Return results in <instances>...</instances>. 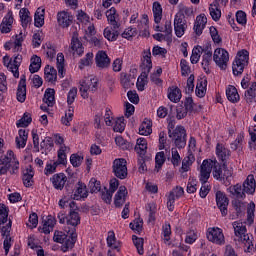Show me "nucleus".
<instances>
[{"mask_svg": "<svg viewBox=\"0 0 256 256\" xmlns=\"http://www.w3.org/2000/svg\"><path fill=\"white\" fill-rule=\"evenodd\" d=\"M234 229V241L244 245V251L251 253L255 248L253 246V236L247 233V226L243 222L235 221L232 223Z\"/></svg>", "mask_w": 256, "mask_h": 256, "instance_id": "obj_1", "label": "nucleus"}, {"mask_svg": "<svg viewBox=\"0 0 256 256\" xmlns=\"http://www.w3.org/2000/svg\"><path fill=\"white\" fill-rule=\"evenodd\" d=\"M53 239L55 243H61L62 251L66 253V251H69V249H73V245H75V242L77 241V233H75V230L68 232V234H65V232L56 231Z\"/></svg>", "mask_w": 256, "mask_h": 256, "instance_id": "obj_2", "label": "nucleus"}, {"mask_svg": "<svg viewBox=\"0 0 256 256\" xmlns=\"http://www.w3.org/2000/svg\"><path fill=\"white\" fill-rule=\"evenodd\" d=\"M99 87V79L97 76L90 75L84 77L80 81V94L83 99L89 98V93H95Z\"/></svg>", "mask_w": 256, "mask_h": 256, "instance_id": "obj_3", "label": "nucleus"}, {"mask_svg": "<svg viewBox=\"0 0 256 256\" xmlns=\"http://www.w3.org/2000/svg\"><path fill=\"white\" fill-rule=\"evenodd\" d=\"M168 135L178 149H183V147L187 145V133L185 127L177 126L173 131L169 129Z\"/></svg>", "mask_w": 256, "mask_h": 256, "instance_id": "obj_4", "label": "nucleus"}, {"mask_svg": "<svg viewBox=\"0 0 256 256\" xmlns=\"http://www.w3.org/2000/svg\"><path fill=\"white\" fill-rule=\"evenodd\" d=\"M249 64V52L241 50L237 53L235 61L233 62L232 70L234 75H241L245 67Z\"/></svg>", "mask_w": 256, "mask_h": 256, "instance_id": "obj_5", "label": "nucleus"}, {"mask_svg": "<svg viewBox=\"0 0 256 256\" xmlns=\"http://www.w3.org/2000/svg\"><path fill=\"white\" fill-rule=\"evenodd\" d=\"M21 61H23V56L16 55L11 59L9 56L3 57V65L7 67L8 71H11L16 79H19V67H21Z\"/></svg>", "mask_w": 256, "mask_h": 256, "instance_id": "obj_6", "label": "nucleus"}, {"mask_svg": "<svg viewBox=\"0 0 256 256\" xmlns=\"http://www.w3.org/2000/svg\"><path fill=\"white\" fill-rule=\"evenodd\" d=\"M213 61L222 70L229 65V52L225 48H216L213 53Z\"/></svg>", "mask_w": 256, "mask_h": 256, "instance_id": "obj_7", "label": "nucleus"}, {"mask_svg": "<svg viewBox=\"0 0 256 256\" xmlns=\"http://www.w3.org/2000/svg\"><path fill=\"white\" fill-rule=\"evenodd\" d=\"M112 171L118 179H127V160L117 158L113 161Z\"/></svg>", "mask_w": 256, "mask_h": 256, "instance_id": "obj_8", "label": "nucleus"}, {"mask_svg": "<svg viewBox=\"0 0 256 256\" xmlns=\"http://www.w3.org/2000/svg\"><path fill=\"white\" fill-rule=\"evenodd\" d=\"M206 237L208 241L215 245H223L225 243V235L223 230L219 227L208 228Z\"/></svg>", "mask_w": 256, "mask_h": 256, "instance_id": "obj_9", "label": "nucleus"}, {"mask_svg": "<svg viewBox=\"0 0 256 256\" xmlns=\"http://www.w3.org/2000/svg\"><path fill=\"white\" fill-rule=\"evenodd\" d=\"M70 52L72 53L73 57H82L85 53V47H83V43L79 40V33L74 32L71 38L70 43Z\"/></svg>", "mask_w": 256, "mask_h": 256, "instance_id": "obj_10", "label": "nucleus"}, {"mask_svg": "<svg viewBox=\"0 0 256 256\" xmlns=\"http://www.w3.org/2000/svg\"><path fill=\"white\" fill-rule=\"evenodd\" d=\"M23 41H25V36L23 33H19L15 36L14 41L6 42L4 48L6 51H13V53H19L23 48Z\"/></svg>", "mask_w": 256, "mask_h": 256, "instance_id": "obj_11", "label": "nucleus"}, {"mask_svg": "<svg viewBox=\"0 0 256 256\" xmlns=\"http://www.w3.org/2000/svg\"><path fill=\"white\" fill-rule=\"evenodd\" d=\"M216 204L223 217H226L228 213L227 207H229V198H227V195L221 191L216 192Z\"/></svg>", "mask_w": 256, "mask_h": 256, "instance_id": "obj_12", "label": "nucleus"}, {"mask_svg": "<svg viewBox=\"0 0 256 256\" xmlns=\"http://www.w3.org/2000/svg\"><path fill=\"white\" fill-rule=\"evenodd\" d=\"M96 67L99 69H107L111 65V59L107 55V52L100 50L95 56Z\"/></svg>", "mask_w": 256, "mask_h": 256, "instance_id": "obj_13", "label": "nucleus"}, {"mask_svg": "<svg viewBox=\"0 0 256 256\" xmlns=\"http://www.w3.org/2000/svg\"><path fill=\"white\" fill-rule=\"evenodd\" d=\"M58 25L63 29H67L73 23V16L71 13L63 10L57 13Z\"/></svg>", "mask_w": 256, "mask_h": 256, "instance_id": "obj_14", "label": "nucleus"}, {"mask_svg": "<svg viewBox=\"0 0 256 256\" xmlns=\"http://www.w3.org/2000/svg\"><path fill=\"white\" fill-rule=\"evenodd\" d=\"M72 199L75 201H81V199H87L89 197V192L87 191V185L83 182H78L76 190L71 195Z\"/></svg>", "mask_w": 256, "mask_h": 256, "instance_id": "obj_15", "label": "nucleus"}, {"mask_svg": "<svg viewBox=\"0 0 256 256\" xmlns=\"http://www.w3.org/2000/svg\"><path fill=\"white\" fill-rule=\"evenodd\" d=\"M16 97L17 101H19L20 103H25V99H27V82L25 75L21 76V79L18 84Z\"/></svg>", "mask_w": 256, "mask_h": 256, "instance_id": "obj_16", "label": "nucleus"}, {"mask_svg": "<svg viewBox=\"0 0 256 256\" xmlns=\"http://www.w3.org/2000/svg\"><path fill=\"white\" fill-rule=\"evenodd\" d=\"M207 25V16L205 14H200L196 17L194 22L193 31L199 37V35L203 34V29H205Z\"/></svg>", "mask_w": 256, "mask_h": 256, "instance_id": "obj_17", "label": "nucleus"}, {"mask_svg": "<svg viewBox=\"0 0 256 256\" xmlns=\"http://www.w3.org/2000/svg\"><path fill=\"white\" fill-rule=\"evenodd\" d=\"M50 181L54 189L62 191L63 187H65V184L67 183V176L64 173L54 174L52 178H50Z\"/></svg>", "mask_w": 256, "mask_h": 256, "instance_id": "obj_18", "label": "nucleus"}, {"mask_svg": "<svg viewBox=\"0 0 256 256\" xmlns=\"http://www.w3.org/2000/svg\"><path fill=\"white\" fill-rule=\"evenodd\" d=\"M216 156L225 166V162L231 157V150L225 147L224 144L218 143L216 145Z\"/></svg>", "mask_w": 256, "mask_h": 256, "instance_id": "obj_19", "label": "nucleus"}, {"mask_svg": "<svg viewBox=\"0 0 256 256\" xmlns=\"http://www.w3.org/2000/svg\"><path fill=\"white\" fill-rule=\"evenodd\" d=\"M187 31V20L174 17V33L176 37H183Z\"/></svg>", "mask_w": 256, "mask_h": 256, "instance_id": "obj_20", "label": "nucleus"}, {"mask_svg": "<svg viewBox=\"0 0 256 256\" xmlns=\"http://www.w3.org/2000/svg\"><path fill=\"white\" fill-rule=\"evenodd\" d=\"M13 21H15L13 12H8L0 24L1 33H11V29H13Z\"/></svg>", "mask_w": 256, "mask_h": 256, "instance_id": "obj_21", "label": "nucleus"}, {"mask_svg": "<svg viewBox=\"0 0 256 256\" xmlns=\"http://www.w3.org/2000/svg\"><path fill=\"white\" fill-rule=\"evenodd\" d=\"M127 194H128L127 187L120 186L114 196L115 207H121L125 204V201L127 199Z\"/></svg>", "mask_w": 256, "mask_h": 256, "instance_id": "obj_22", "label": "nucleus"}, {"mask_svg": "<svg viewBox=\"0 0 256 256\" xmlns=\"http://www.w3.org/2000/svg\"><path fill=\"white\" fill-rule=\"evenodd\" d=\"M177 19H189V17H193V7H189L183 4L178 5V12L174 16Z\"/></svg>", "mask_w": 256, "mask_h": 256, "instance_id": "obj_23", "label": "nucleus"}, {"mask_svg": "<svg viewBox=\"0 0 256 256\" xmlns=\"http://www.w3.org/2000/svg\"><path fill=\"white\" fill-rule=\"evenodd\" d=\"M6 158H8V168L11 167L12 169L11 173H17V171H19V160L17 159L15 152H13V150H8Z\"/></svg>", "mask_w": 256, "mask_h": 256, "instance_id": "obj_24", "label": "nucleus"}, {"mask_svg": "<svg viewBox=\"0 0 256 256\" xmlns=\"http://www.w3.org/2000/svg\"><path fill=\"white\" fill-rule=\"evenodd\" d=\"M256 189L255 176L252 174L248 175L246 180L243 183V191L247 193V195H253Z\"/></svg>", "mask_w": 256, "mask_h": 256, "instance_id": "obj_25", "label": "nucleus"}, {"mask_svg": "<svg viewBox=\"0 0 256 256\" xmlns=\"http://www.w3.org/2000/svg\"><path fill=\"white\" fill-rule=\"evenodd\" d=\"M141 68L143 73H149L153 69L150 50L144 51Z\"/></svg>", "mask_w": 256, "mask_h": 256, "instance_id": "obj_26", "label": "nucleus"}, {"mask_svg": "<svg viewBox=\"0 0 256 256\" xmlns=\"http://www.w3.org/2000/svg\"><path fill=\"white\" fill-rule=\"evenodd\" d=\"M153 133V122L149 118H145L139 127V134L147 137Z\"/></svg>", "mask_w": 256, "mask_h": 256, "instance_id": "obj_27", "label": "nucleus"}, {"mask_svg": "<svg viewBox=\"0 0 256 256\" xmlns=\"http://www.w3.org/2000/svg\"><path fill=\"white\" fill-rule=\"evenodd\" d=\"M195 93L200 99L207 95V79L200 78L197 80Z\"/></svg>", "mask_w": 256, "mask_h": 256, "instance_id": "obj_28", "label": "nucleus"}, {"mask_svg": "<svg viewBox=\"0 0 256 256\" xmlns=\"http://www.w3.org/2000/svg\"><path fill=\"white\" fill-rule=\"evenodd\" d=\"M134 149L138 157H145L147 155V139L138 138Z\"/></svg>", "mask_w": 256, "mask_h": 256, "instance_id": "obj_29", "label": "nucleus"}, {"mask_svg": "<svg viewBox=\"0 0 256 256\" xmlns=\"http://www.w3.org/2000/svg\"><path fill=\"white\" fill-rule=\"evenodd\" d=\"M44 79L47 83H55L57 81V70L53 66H46L44 69Z\"/></svg>", "mask_w": 256, "mask_h": 256, "instance_id": "obj_30", "label": "nucleus"}, {"mask_svg": "<svg viewBox=\"0 0 256 256\" xmlns=\"http://www.w3.org/2000/svg\"><path fill=\"white\" fill-rule=\"evenodd\" d=\"M141 37H149V17L147 15L142 16V20L138 25Z\"/></svg>", "mask_w": 256, "mask_h": 256, "instance_id": "obj_31", "label": "nucleus"}, {"mask_svg": "<svg viewBox=\"0 0 256 256\" xmlns=\"http://www.w3.org/2000/svg\"><path fill=\"white\" fill-rule=\"evenodd\" d=\"M106 17L108 22L114 29H119V24L117 23V19H119V14H117V10L112 7L106 12Z\"/></svg>", "mask_w": 256, "mask_h": 256, "instance_id": "obj_32", "label": "nucleus"}, {"mask_svg": "<svg viewBox=\"0 0 256 256\" xmlns=\"http://www.w3.org/2000/svg\"><path fill=\"white\" fill-rule=\"evenodd\" d=\"M168 99L172 103H179L181 101V90L177 86H172L168 88Z\"/></svg>", "mask_w": 256, "mask_h": 256, "instance_id": "obj_33", "label": "nucleus"}, {"mask_svg": "<svg viewBox=\"0 0 256 256\" xmlns=\"http://www.w3.org/2000/svg\"><path fill=\"white\" fill-rule=\"evenodd\" d=\"M70 148L69 146H62L58 149L57 157L58 160L55 161L58 165H66L67 164V153H69Z\"/></svg>", "mask_w": 256, "mask_h": 256, "instance_id": "obj_34", "label": "nucleus"}, {"mask_svg": "<svg viewBox=\"0 0 256 256\" xmlns=\"http://www.w3.org/2000/svg\"><path fill=\"white\" fill-rule=\"evenodd\" d=\"M202 53V67L207 70L209 69L211 61H213V51L209 48H203Z\"/></svg>", "mask_w": 256, "mask_h": 256, "instance_id": "obj_35", "label": "nucleus"}, {"mask_svg": "<svg viewBox=\"0 0 256 256\" xmlns=\"http://www.w3.org/2000/svg\"><path fill=\"white\" fill-rule=\"evenodd\" d=\"M35 27H42L45 25V10L44 8H38L34 14Z\"/></svg>", "mask_w": 256, "mask_h": 256, "instance_id": "obj_36", "label": "nucleus"}, {"mask_svg": "<svg viewBox=\"0 0 256 256\" xmlns=\"http://www.w3.org/2000/svg\"><path fill=\"white\" fill-rule=\"evenodd\" d=\"M195 163V155L193 153H190L185 157L182 161V167L180 169L181 173H187L191 169V165Z\"/></svg>", "mask_w": 256, "mask_h": 256, "instance_id": "obj_37", "label": "nucleus"}, {"mask_svg": "<svg viewBox=\"0 0 256 256\" xmlns=\"http://www.w3.org/2000/svg\"><path fill=\"white\" fill-rule=\"evenodd\" d=\"M226 97L228 101H231V103H237V101H239L240 99L239 92H237V88L231 85L228 86L226 88Z\"/></svg>", "mask_w": 256, "mask_h": 256, "instance_id": "obj_38", "label": "nucleus"}, {"mask_svg": "<svg viewBox=\"0 0 256 256\" xmlns=\"http://www.w3.org/2000/svg\"><path fill=\"white\" fill-rule=\"evenodd\" d=\"M154 21L157 25L161 23V19H163V8L159 2H154L152 7Z\"/></svg>", "mask_w": 256, "mask_h": 256, "instance_id": "obj_39", "label": "nucleus"}, {"mask_svg": "<svg viewBox=\"0 0 256 256\" xmlns=\"http://www.w3.org/2000/svg\"><path fill=\"white\" fill-rule=\"evenodd\" d=\"M43 101L44 103H46V105H48V107H53V105H55V89L53 88L46 89L44 93Z\"/></svg>", "mask_w": 256, "mask_h": 256, "instance_id": "obj_40", "label": "nucleus"}, {"mask_svg": "<svg viewBox=\"0 0 256 256\" xmlns=\"http://www.w3.org/2000/svg\"><path fill=\"white\" fill-rule=\"evenodd\" d=\"M57 69H58V75L61 79L65 77V55L63 53L57 54Z\"/></svg>", "mask_w": 256, "mask_h": 256, "instance_id": "obj_41", "label": "nucleus"}, {"mask_svg": "<svg viewBox=\"0 0 256 256\" xmlns=\"http://www.w3.org/2000/svg\"><path fill=\"white\" fill-rule=\"evenodd\" d=\"M245 101L247 103H256V82H253L245 92Z\"/></svg>", "mask_w": 256, "mask_h": 256, "instance_id": "obj_42", "label": "nucleus"}, {"mask_svg": "<svg viewBox=\"0 0 256 256\" xmlns=\"http://www.w3.org/2000/svg\"><path fill=\"white\" fill-rule=\"evenodd\" d=\"M104 37L108 41H117V38L119 37V30H117L115 26H113V28L107 27L104 29Z\"/></svg>", "mask_w": 256, "mask_h": 256, "instance_id": "obj_43", "label": "nucleus"}, {"mask_svg": "<svg viewBox=\"0 0 256 256\" xmlns=\"http://www.w3.org/2000/svg\"><path fill=\"white\" fill-rule=\"evenodd\" d=\"M67 225L72 227H77L81 223V217H79V212L70 211L69 215L66 218Z\"/></svg>", "mask_w": 256, "mask_h": 256, "instance_id": "obj_44", "label": "nucleus"}, {"mask_svg": "<svg viewBox=\"0 0 256 256\" xmlns=\"http://www.w3.org/2000/svg\"><path fill=\"white\" fill-rule=\"evenodd\" d=\"M22 27H27L29 23H31V13L29 12V9L27 8H21L19 11Z\"/></svg>", "mask_w": 256, "mask_h": 256, "instance_id": "obj_45", "label": "nucleus"}, {"mask_svg": "<svg viewBox=\"0 0 256 256\" xmlns=\"http://www.w3.org/2000/svg\"><path fill=\"white\" fill-rule=\"evenodd\" d=\"M228 191L236 197V199H245V191L241 188L240 184H236L234 186H230Z\"/></svg>", "mask_w": 256, "mask_h": 256, "instance_id": "obj_46", "label": "nucleus"}, {"mask_svg": "<svg viewBox=\"0 0 256 256\" xmlns=\"http://www.w3.org/2000/svg\"><path fill=\"white\" fill-rule=\"evenodd\" d=\"M93 65V52H88L85 57L79 61V69H85V67H91Z\"/></svg>", "mask_w": 256, "mask_h": 256, "instance_id": "obj_47", "label": "nucleus"}, {"mask_svg": "<svg viewBox=\"0 0 256 256\" xmlns=\"http://www.w3.org/2000/svg\"><path fill=\"white\" fill-rule=\"evenodd\" d=\"M201 55H203V47L196 46L192 50V55L190 57V61L193 65L199 63V60L201 59Z\"/></svg>", "mask_w": 256, "mask_h": 256, "instance_id": "obj_48", "label": "nucleus"}, {"mask_svg": "<svg viewBox=\"0 0 256 256\" xmlns=\"http://www.w3.org/2000/svg\"><path fill=\"white\" fill-rule=\"evenodd\" d=\"M209 13L213 21H219L221 19V7L211 3L209 5Z\"/></svg>", "mask_w": 256, "mask_h": 256, "instance_id": "obj_49", "label": "nucleus"}, {"mask_svg": "<svg viewBox=\"0 0 256 256\" xmlns=\"http://www.w3.org/2000/svg\"><path fill=\"white\" fill-rule=\"evenodd\" d=\"M41 69V57L34 55L31 58V63L29 67L30 73H37Z\"/></svg>", "mask_w": 256, "mask_h": 256, "instance_id": "obj_50", "label": "nucleus"}, {"mask_svg": "<svg viewBox=\"0 0 256 256\" xmlns=\"http://www.w3.org/2000/svg\"><path fill=\"white\" fill-rule=\"evenodd\" d=\"M55 223L56 221L53 218V216H49L43 224V227H42L43 233H45V235H49V233L53 231V227H55Z\"/></svg>", "mask_w": 256, "mask_h": 256, "instance_id": "obj_51", "label": "nucleus"}, {"mask_svg": "<svg viewBox=\"0 0 256 256\" xmlns=\"http://www.w3.org/2000/svg\"><path fill=\"white\" fill-rule=\"evenodd\" d=\"M215 165H217V160H203L200 171L211 174V171H213V167H215Z\"/></svg>", "mask_w": 256, "mask_h": 256, "instance_id": "obj_52", "label": "nucleus"}, {"mask_svg": "<svg viewBox=\"0 0 256 256\" xmlns=\"http://www.w3.org/2000/svg\"><path fill=\"white\" fill-rule=\"evenodd\" d=\"M43 50L46 55V57L50 60L55 59V55L57 54V51L55 50V46L51 43H46L43 45Z\"/></svg>", "mask_w": 256, "mask_h": 256, "instance_id": "obj_53", "label": "nucleus"}, {"mask_svg": "<svg viewBox=\"0 0 256 256\" xmlns=\"http://www.w3.org/2000/svg\"><path fill=\"white\" fill-rule=\"evenodd\" d=\"M149 73L148 72H142L141 75L138 77L136 87L138 91H145V86L147 85V77Z\"/></svg>", "mask_w": 256, "mask_h": 256, "instance_id": "obj_54", "label": "nucleus"}, {"mask_svg": "<svg viewBox=\"0 0 256 256\" xmlns=\"http://www.w3.org/2000/svg\"><path fill=\"white\" fill-rule=\"evenodd\" d=\"M121 85L124 87V89H131L133 85H135V82L133 81V78L125 73L121 74Z\"/></svg>", "mask_w": 256, "mask_h": 256, "instance_id": "obj_55", "label": "nucleus"}, {"mask_svg": "<svg viewBox=\"0 0 256 256\" xmlns=\"http://www.w3.org/2000/svg\"><path fill=\"white\" fill-rule=\"evenodd\" d=\"M155 171L159 173L161 171V167L165 164V152H158L155 157Z\"/></svg>", "mask_w": 256, "mask_h": 256, "instance_id": "obj_56", "label": "nucleus"}, {"mask_svg": "<svg viewBox=\"0 0 256 256\" xmlns=\"http://www.w3.org/2000/svg\"><path fill=\"white\" fill-rule=\"evenodd\" d=\"M107 245L111 247V249H119V242L115 237V232L109 231L107 236Z\"/></svg>", "mask_w": 256, "mask_h": 256, "instance_id": "obj_57", "label": "nucleus"}, {"mask_svg": "<svg viewBox=\"0 0 256 256\" xmlns=\"http://www.w3.org/2000/svg\"><path fill=\"white\" fill-rule=\"evenodd\" d=\"M34 175H35V173L33 172V170L26 169V171L24 172L23 178H22L25 187H31V185H33V176Z\"/></svg>", "mask_w": 256, "mask_h": 256, "instance_id": "obj_58", "label": "nucleus"}, {"mask_svg": "<svg viewBox=\"0 0 256 256\" xmlns=\"http://www.w3.org/2000/svg\"><path fill=\"white\" fill-rule=\"evenodd\" d=\"M115 143L120 149L127 151L129 149H133V145L126 140H124L121 136H116Z\"/></svg>", "mask_w": 256, "mask_h": 256, "instance_id": "obj_59", "label": "nucleus"}, {"mask_svg": "<svg viewBox=\"0 0 256 256\" xmlns=\"http://www.w3.org/2000/svg\"><path fill=\"white\" fill-rule=\"evenodd\" d=\"M9 210L5 204H0V225H5L8 223Z\"/></svg>", "mask_w": 256, "mask_h": 256, "instance_id": "obj_60", "label": "nucleus"}, {"mask_svg": "<svg viewBox=\"0 0 256 256\" xmlns=\"http://www.w3.org/2000/svg\"><path fill=\"white\" fill-rule=\"evenodd\" d=\"M113 130L116 133H123L125 131V118H117L114 122Z\"/></svg>", "mask_w": 256, "mask_h": 256, "instance_id": "obj_61", "label": "nucleus"}, {"mask_svg": "<svg viewBox=\"0 0 256 256\" xmlns=\"http://www.w3.org/2000/svg\"><path fill=\"white\" fill-rule=\"evenodd\" d=\"M31 121L33 119L31 118V114L29 113H24L23 117L17 121L16 126L19 127H29Z\"/></svg>", "mask_w": 256, "mask_h": 256, "instance_id": "obj_62", "label": "nucleus"}, {"mask_svg": "<svg viewBox=\"0 0 256 256\" xmlns=\"http://www.w3.org/2000/svg\"><path fill=\"white\" fill-rule=\"evenodd\" d=\"M132 240H133V243H134L139 255H143V253H145V251L143 249V243H144L143 238H139V237L133 235Z\"/></svg>", "mask_w": 256, "mask_h": 256, "instance_id": "obj_63", "label": "nucleus"}, {"mask_svg": "<svg viewBox=\"0 0 256 256\" xmlns=\"http://www.w3.org/2000/svg\"><path fill=\"white\" fill-rule=\"evenodd\" d=\"M59 164L57 162H53V161H50V162H47L46 164V167L44 169V174L45 175H53V173H55L57 171V166Z\"/></svg>", "mask_w": 256, "mask_h": 256, "instance_id": "obj_64", "label": "nucleus"}]
</instances>
